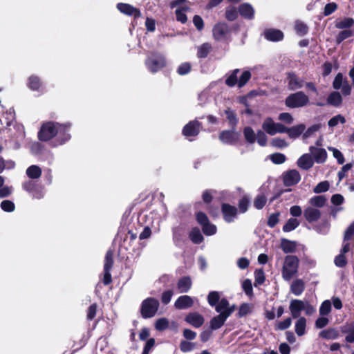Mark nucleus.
<instances>
[{
	"label": "nucleus",
	"mask_w": 354,
	"mask_h": 354,
	"mask_svg": "<svg viewBox=\"0 0 354 354\" xmlns=\"http://www.w3.org/2000/svg\"><path fill=\"white\" fill-rule=\"evenodd\" d=\"M292 324L291 317H288L283 321L278 322L274 326L276 330H283L288 328Z\"/></svg>",
	"instance_id": "6e6d98bb"
},
{
	"label": "nucleus",
	"mask_w": 354,
	"mask_h": 354,
	"mask_svg": "<svg viewBox=\"0 0 354 354\" xmlns=\"http://www.w3.org/2000/svg\"><path fill=\"white\" fill-rule=\"evenodd\" d=\"M339 122H340L341 124H344L346 122L345 118L340 114H338L333 117L331 119H330L329 121L328 122V125L330 127H334L337 126Z\"/></svg>",
	"instance_id": "680f3d73"
},
{
	"label": "nucleus",
	"mask_w": 354,
	"mask_h": 354,
	"mask_svg": "<svg viewBox=\"0 0 354 354\" xmlns=\"http://www.w3.org/2000/svg\"><path fill=\"white\" fill-rule=\"evenodd\" d=\"M306 126L304 124H300L296 126H293L290 128H288V135L290 138H297L299 137L305 131Z\"/></svg>",
	"instance_id": "7c9ffc66"
},
{
	"label": "nucleus",
	"mask_w": 354,
	"mask_h": 354,
	"mask_svg": "<svg viewBox=\"0 0 354 354\" xmlns=\"http://www.w3.org/2000/svg\"><path fill=\"white\" fill-rule=\"evenodd\" d=\"M252 313L251 304L243 303L239 309L238 317H243Z\"/></svg>",
	"instance_id": "5fc2aeb1"
},
{
	"label": "nucleus",
	"mask_w": 354,
	"mask_h": 354,
	"mask_svg": "<svg viewBox=\"0 0 354 354\" xmlns=\"http://www.w3.org/2000/svg\"><path fill=\"white\" fill-rule=\"evenodd\" d=\"M214 189H205L202 194V199L205 204L209 205L213 201V194H216Z\"/></svg>",
	"instance_id": "3c124183"
},
{
	"label": "nucleus",
	"mask_w": 354,
	"mask_h": 354,
	"mask_svg": "<svg viewBox=\"0 0 354 354\" xmlns=\"http://www.w3.org/2000/svg\"><path fill=\"white\" fill-rule=\"evenodd\" d=\"M275 127L276 123L270 117L266 118L262 124L263 129L270 136L275 135Z\"/></svg>",
	"instance_id": "473e14b6"
},
{
	"label": "nucleus",
	"mask_w": 354,
	"mask_h": 354,
	"mask_svg": "<svg viewBox=\"0 0 354 354\" xmlns=\"http://www.w3.org/2000/svg\"><path fill=\"white\" fill-rule=\"evenodd\" d=\"M220 301V295L216 291H211L207 295V301L211 306H215Z\"/></svg>",
	"instance_id": "de8ad7c7"
},
{
	"label": "nucleus",
	"mask_w": 354,
	"mask_h": 354,
	"mask_svg": "<svg viewBox=\"0 0 354 354\" xmlns=\"http://www.w3.org/2000/svg\"><path fill=\"white\" fill-rule=\"evenodd\" d=\"M218 138L223 143L232 145L239 141V134L234 131V129H232V130L222 131L219 133Z\"/></svg>",
	"instance_id": "f8f14e48"
},
{
	"label": "nucleus",
	"mask_w": 354,
	"mask_h": 354,
	"mask_svg": "<svg viewBox=\"0 0 354 354\" xmlns=\"http://www.w3.org/2000/svg\"><path fill=\"white\" fill-rule=\"evenodd\" d=\"M250 198L248 196H243L238 202V212L245 213L250 207Z\"/></svg>",
	"instance_id": "a19ab883"
},
{
	"label": "nucleus",
	"mask_w": 354,
	"mask_h": 354,
	"mask_svg": "<svg viewBox=\"0 0 354 354\" xmlns=\"http://www.w3.org/2000/svg\"><path fill=\"white\" fill-rule=\"evenodd\" d=\"M353 165H354V161L347 163L342 167L341 170H339L337 173L339 181L342 180V179L346 177V173L348 170H350L353 167Z\"/></svg>",
	"instance_id": "e2e57ef3"
},
{
	"label": "nucleus",
	"mask_w": 354,
	"mask_h": 354,
	"mask_svg": "<svg viewBox=\"0 0 354 354\" xmlns=\"http://www.w3.org/2000/svg\"><path fill=\"white\" fill-rule=\"evenodd\" d=\"M201 123L196 120L189 121L186 124L182 131V133L186 138L196 137L200 133Z\"/></svg>",
	"instance_id": "9d476101"
},
{
	"label": "nucleus",
	"mask_w": 354,
	"mask_h": 354,
	"mask_svg": "<svg viewBox=\"0 0 354 354\" xmlns=\"http://www.w3.org/2000/svg\"><path fill=\"white\" fill-rule=\"evenodd\" d=\"M239 14L238 8L236 9L234 6H230L225 9V17L227 21H233L238 18Z\"/></svg>",
	"instance_id": "ea45409f"
},
{
	"label": "nucleus",
	"mask_w": 354,
	"mask_h": 354,
	"mask_svg": "<svg viewBox=\"0 0 354 354\" xmlns=\"http://www.w3.org/2000/svg\"><path fill=\"white\" fill-rule=\"evenodd\" d=\"M227 319V318L225 316V315L221 312V313H219L218 315L212 318L210 320L209 328L213 330L219 329L224 325Z\"/></svg>",
	"instance_id": "b1692460"
},
{
	"label": "nucleus",
	"mask_w": 354,
	"mask_h": 354,
	"mask_svg": "<svg viewBox=\"0 0 354 354\" xmlns=\"http://www.w3.org/2000/svg\"><path fill=\"white\" fill-rule=\"evenodd\" d=\"M193 305L194 301L189 295L180 296L174 303L175 308L179 310L191 308Z\"/></svg>",
	"instance_id": "412c9836"
},
{
	"label": "nucleus",
	"mask_w": 354,
	"mask_h": 354,
	"mask_svg": "<svg viewBox=\"0 0 354 354\" xmlns=\"http://www.w3.org/2000/svg\"><path fill=\"white\" fill-rule=\"evenodd\" d=\"M354 236V221L348 227L344 232V242L348 241L352 239Z\"/></svg>",
	"instance_id": "774afa93"
},
{
	"label": "nucleus",
	"mask_w": 354,
	"mask_h": 354,
	"mask_svg": "<svg viewBox=\"0 0 354 354\" xmlns=\"http://www.w3.org/2000/svg\"><path fill=\"white\" fill-rule=\"evenodd\" d=\"M299 225V222L297 218H290L287 221L282 229L284 232H289L296 229Z\"/></svg>",
	"instance_id": "79ce46f5"
},
{
	"label": "nucleus",
	"mask_w": 354,
	"mask_h": 354,
	"mask_svg": "<svg viewBox=\"0 0 354 354\" xmlns=\"http://www.w3.org/2000/svg\"><path fill=\"white\" fill-rule=\"evenodd\" d=\"M243 134H244L245 140L248 143L252 144V143L255 142L256 135H255V133L252 127H245L243 129Z\"/></svg>",
	"instance_id": "c03bdc74"
},
{
	"label": "nucleus",
	"mask_w": 354,
	"mask_h": 354,
	"mask_svg": "<svg viewBox=\"0 0 354 354\" xmlns=\"http://www.w3.org/2000/svg\"><path fill=\"white\" fill-rule=\"evenodd\" d=\"M116 8L121 13L127 16L133 17L134 19H138L141 17L140 10L129 3H118Z\"/></svg>",
	"instance_id": "ddd939ff"
},
{
	"label": "nucleus",
	"mask_w": 354,
	"mask_h": 354,
	"mask_svg": "<svg viewBox=\"0 0 354 354\" xmlns=\"http://www.w3.org/2000/svg\"><path fill=\"white\" fill-rule=\"evenodd\" d=\"M185 321L194 328H198L203 326L205 322V319L203 316L198 313L194 312L187 314L185 318Z\"/></svg>",
	"instance_id": "a211bd4d"
},
{
	"label": "nucleus",
	"mask_w": 354,
	"mask_h": 354,
	"mask_svg": "<svg viewBox=\"0 0 354 354\" xmlns=\"http://www.w3.org/2000/svg\"><path fill=\"white\" fill-rule=\"evenodd\" d=\"M319 336L326 339H336L339 337V331L335 328H328L322 330Z\"/></svg>",
	"instance_id": "c756f323"
},
{
	"label": "nucleus",
	"mask_w": 354,
	"mask_h": 354,
	"mask_svg": "<svg viewBox=\"0 0 354 354\" xmlns=\"http://www.w3.org/2000/svg\"><path fill=\"white\" fill-rule=\"evenodd\" d=\"M304 308V302L299 299H292L290 301L289 309L294 319L300 317L301 312Z\"/></svg>",
	"instance_id": "aec40b11"
},
{
	"label": "nucleus",
	"mask_w": 354,
	"mask_h": 354,
	"mask_svg": "<svg viewBox=\"0 0 354 354\" xmlns=\"http://www.w3.org/2000/svg\"><path fill=\"white\" fill-rule=\"evenodd\" d=\"M309 104V97L304 91L290 93L285 99V105L289 109L301 108Z\"/></svg>",
	"instance_id": "20e7f679"
},
{
	"label": "nucleus",
	"mask_w": 354,
	"mask_h": 354,
	"mask_svg": "<svg viewBox=\"0 0 354 354\" xmlns=\"http://www.w3.org/2000/svg\"><path fill=\"white\" fill-rule=\"evenodd\" d=\"M286 82L290 91H295L304 86V81L300 78L294 71L287 72Z\"/></svg>",
	"instance_id": "1a4fd4ad"
},
{
	"label": "nucleus",
	"mask_w": 354,
	"mask_h": 354,
	"mask_svg": "<svg viewBox=\"0 0 354 354\" xmlns=\"http://www.w3.org/2000/svg\"><path fill=\"white\" fill-rule=\"evenodd\" d=\"M326 198L323 195H318L312 197L310 200L311 205L316 207H322L326 203Z\"/></svg>",
	"instance_id": "37998d69"
},
{
	"label": "nucleus",
	"mask_w": 354,
	"mask_h": 354,
	"mask_svg": "<svg viewBox=\"0 0 354 354\" xmlns=\"http://www.w3.org/2000/svg\"><path fill=\"white\" fill-rule=\"evenodd\" d=\"M299 259L295 255H287L282 267V277L285 281H290L297 272Z\"/></svg>",
	"instance_id": "7ed1b4c3"
},
{
	"label": "nucleus",
	"mask_w": 354,
	"mask_h": 354,
	"mask_svg": "<svg viewBox=\"0 0 354 354\" xmlns=\"http://www.w3.org/2000/svg\"><path fill=\"white\" fill-rule=\"evenodd\" d=\"M327 103L335 107L339 106L342 103V95L337 91L332 92L328 96Z\"/></svg>",
	"instance_id": "72a5a7b5"
},
{
	"label": "nucleus",
	"mask_w": 354,
	"mask_h": 354,
	"mask_svg": "<svg viewBox=\"0 0 354 354\" xmlns=\"http://www.w3.org/2000/svg\"><path fill=\"white\" fill-rule=\"evenodd\" d=\"M353 31L351 30H344L340 31L335 37V42L337 45L340 44L344 40L352 37Z\"/></svg>",
	"instance_id": "a18cd8bd"
},
{
	"label": "nucleus",
	"mask_w": 354,
	"mask_h": 354,
	"mask_svg": "<svg viewBox=\"0 0 354 354\" xmlns=\"http://www.w3.org/2000/svg\"><path fill=\"white\" fill-rule=\"evenodd\" d=\"M230 31L229 25L226 22H218L213 27V37L215 40L221 41L226 37Z\"/></svg>",
	"instance_id": "9b49d317"
},
{
	"label": "nucleus",
	"mask_w": 354,
	"mask_h": 354,
	"mask_svg": "<svg viewBox=\"0 0 354 354\" xmlns=\"http://www.w3.org/2000/svg\"><path fill=\"white\" fill-rule=\"evenodd\" d=\"M22 188L33 198L41 199L44 196V186L37 180H26L22 183Z\"/></svg>",
	"instance_id": "0eeeda50"
},
{
	"label": "nucleus",
	"mask_w": 354,
	"mask_h": 354,
	"mask_svg": "<svg viewBox=\"0 0 354 354\" xmlns=\"http://www.w3.org/2000/svg\"><path fill=\"white\" fill-rule=\"evenodd\" d=\"M239 15L247 20H252L254 18V9L249 3H243L238 7Z\"/></svg>",
	"instance_id": "f3484780"
},
{
	"label": "nucleus",
	"mask_w": 354,
	"mask_h": 354,
	"mask_svg": "<svg viewBox=\"0 0 354 354\" xmlns=\"http://www.w3.org/2000/svg\"><path fill=\"white\" fill-rule=\"evenodd\" d=\"M196 346V344L194 342H190L186 340H183L180 343V349L183 353L190 352L194 349Z\"/></svg>",
	"instance_id": "13d9d810"
},
{
	"label": "nucleus",
	"mask_w": 354,
	"mask_h": 354,
	"mask_svg": "<svg viewBox=\"0 0 354 354\" xmlns=\"http://www.w3.org/2000/svg\"><path fill=\"white\" fill-rule=\"evenodd\" d=\"M263 35L268 41L278 42L282 41L284 38L283 32L276 28H268L263 31Z\"/></svg>",
	"instance_id": "2eb2a0df"
},
{
	"label": "nucleus",
	"mask_w": 354,
	"mask_h": 354,
	"mask_svg": "<svg viewBox=\"0 0 354 354\" xmlns=\"http://www.w3.org/2000/svg\"><path fill=\"white\" fill-rule=\"evenodd\" d=\"M267 198L264 194H258L253 202L254 207L257 209H261L266 205Z\"/></svg>",
	"instance_id": "49530a36"
},
{
	"label": "nucleus",
	"mask_w": 354,
	"mask_h": 354,
	"mask_svg": "<svg viewBox=\"0 0 354 354\" xmlns=\"http://www.w3.org/2000/svg\"><path fill=\"white\" fill-rule=\"evenodd\" d=\"M145 64L151 73H156L167 66V59L162 53L153 51L147 55Z\"/></svg>",
	"instance_id": "f03ea898"
},
{
	"label": "nucleus",
	"mask_w": 354,
	"mask_h": 354,
	"mask_svg": "<svg viewBox=\"0 0 354 354\" xmlns=\"http://www.w3.org/2000/svg\"><path fill=\"white\" fill-rule=\"evenodd\" d=\"M309 151L310 152V155L313 156V160L317 163L322 164L326 161L327 158V152L325 149L310 146Z\"/></svg>",
	"instance_id": "dca6fc26"
},
{
	"label": "nucleus",
	"mask_w": 354,
	"mask_h": 354,
	"mask_svg": "<svg viewBox=\"0 0 354 354\" xmlns=\"http://www.w3.org/2000/svg\"><path fill=\"white\" fill-rule=\"evenodd\" d=\"M340 331L343 334H346L345 341L347 343L354 342V323L342 326L340 327Z\"/></svg>",
	"instance_id": "a878e982"
},
{
	"label": "nucleus",
	"mask_w": 354,
	"mask_h": 354,
	"mask_svg": "<svg viewBox=\"0 0 354 354\" xmlns=\"http://www.w3.org/2000/svg\"><path fill=\"white\" fill-rule=\"evenodd\" d=\"M113 265V253L108 250L105 255L104 270H111Z\"/></svg>",
	"instance_id": "09e8293b"
},
{
	"label": "nucleus",
	"mask_w": 354,
	"mask_h": 354,
	"mask_svg": "<svg viewBox=\"0 0 354 354\" xmlns=\"http://www.w3.org/2000/svg\"><path fill=\"white\" fill-rule=\"evenodd\" d=\"M221 211L224 221L228 223L234 222L238 214L237 207L229 203H222Z\"/></svg>",
	"instance_id": "6e6552de"
},
{
	"label": "nucleus",
	"mask_w": 354,
	"mask_h": 354,
	"mask_svg": "<svg viewBox=\"0 0 354 354\" xmlns=\"http://www.w3.org/2000/svg\"><path fill=\"white\" fill-rule=\"evenodd\" d=\"M301 180V175L296 169L286 171L283 176V183L286 187H291L297 185Z\"/></svg>",
	"instance_id": "4468645a"
},
{
	"label": "nucleus",
	"mask_w": 354,
	"mask_h": 354,
	"mask_svg": "<svg viewBox=\"0 0 354 354\" xmlns=\"http://www.w3.org/2000/svg\"><path fill=\"white\" fill-rule=\"evenodd\" d=\"M194 216L196 221L201 227L202 232L205 235L212 236L216 233V226L209 221L205 212L198 211L195 213Z\"/></svg>",
	"instance_id": "423d86ee"
},
{
	"label": "nucleus",
	"mask_w": 354,
	"mask_h": 354,
	"mask_svg": "<svg viewBox=\"0 0 354 354\" xmlns=\"http://www.w3.org/2000/svg\"><path fill=\"white\" fill-rule=\"evenodd\" d=\"M331 311V302L330 300L324 301L319 308V314L322 316L328 315Z\"/></svg>",
	"instance_id": "864d4df0"
},
{
	"label": "nucleus",
	"mask_w": 354,
	"mask_h": 354,
	"mask_svg": "<svg viewBox=\"0 0 354 354\" xmlns=\"http://www.w3.org/2000/svg\"><path fill=\"white\" fill-rule=\"evenodd\" d=\"M281 248L286 254L293 253L297 249V243L286 239H282L281 241Z\"/></svg>",
	"instance_id": "c85d7f7f"
},
{
	"label": "nucleus",
	"mask_w": 354,
	"mask_h": 354,
	"mask_svg": "<svg viewBox=\"0 0 354 354\" xmlns=\"http://www.w3.org/2000/svg\"><path fill=\"white\" fill-rule=\"evenodd\" d=\"M255 286L262 285L266 280V277L263 269L256 270L254 272Z\"/></svg>",
	"instance_id": "0e129e2a"
},
{
	"label": "nucleus",
	"mask_w": 354,
	"mask_h": 354,
	"mask_svg": "<svg viewBox=\"0 0 354 354\" xmlns=\"http://www.w3.org/2000/svg\"><path fill=\"white\" fill-rule=\"evenodd\" d=\"M252 74L250 71H244L239 78V88L243 87L251 79Z\"/></svg>",
	"instance_id": "8fccbe9b"
},
{
	"label": "nucleus",
	"mask_w": 354,
	"mask_h": 354,
	"mask_svg": "<svg viewBox=\"0 0 354 354\" xmlns=\"http://www.w3.org/2000/svg\"><path fill=\"white\" fill-rule=\"evenodd\" d=\"M330 184L328 181L325 180L319 183L313 189V192L316 194L326 192L329 189Z\"/></svg>",
	"instance_id": "052dcab7"
},
{
	"label": "nucleus",
	"mask_w": 354,
	"mask_h": 354,
	"mask_svg": "<svg viewBox=\"0 0 354 354\" xmlns=\"http://www.w3.org/2000/svg\"><path fill=\"white\" fill-rule=\"evenodd\" d=\"M304 290L305 283L301 279H297L294 280L290 286L291 292L296 296L301 295Z\"/></svg>",
	"instance_id": "cd10ccee"
},
{
	"label": "nucleus",
	"mask_w": 354,
	"mask_h": 354,
	"mask_svg": "<svg viewBox=\"0 0 354 354\" xmlns=\"http://www.w3.org/2000/svg\"><path fill=\"white\" fill-rule=\"evenodd\" d=\"M354 24V20L352 18L348 17L337 22L335 25L336 28L339 29L349 28Z\"/></svg>",
	"instance_id": "bf43d9fd"
},
{
	"label": "nucleus",
	"mask_w": 354,
	"mask_h": 354,
	"mask_svg": "<svg viewBox=\"0 0 354 354\" xmlns=\"http://www.w3.org/2000/svg\"><path fill=\"white\" fill-rule=\"evenodd\" d=\"M294 29L296 34L301 37L307 35L309 31L307 24L299 19L295 21Z\"/></svg>",
	"instance_id": "f704fd0d"
},
{
	"label": "nucleus",
	"mask_w": 354,
	"mask_h": 354,
	"mask_svg": "<svg viewBox=\"0 0 354 354\" xmlns=\"http://www.w3.org/2000/svg\"><path fill=\"white\" fill-rule=\"evenodd\" d=\"M240 72V69L236 68L233 70L230 75L225 79V83L229 87H234L237 85L239 87V79L237 77L238 73Z\"/></svg>",
	"instance_id": "c9c22d12"
},
{
	"label": "nucleus",
	"mask_w": 354,
	"mask_h": 354,
	"mask_svg": "<svg viewBox=\"0 0 354 354\" xmlns=\"http://www.w3.org/2000/svg\"><path fill=\"white\" fill-rule=\"evenodd\" d=\"M189 238L194 244H201L204 241V237L198 227L192 228L189 233Z\"/></svg>",
	"instance_id": "bb28decb"
},
{
	"label": "nucleus",
	"mask_w": 354,
	"mask_h": 354,
	"mask_svg": "<svg viewBox=\"0 0 354 354\" xmlns=\"http://www.w3.org/2000/svg\"><path fill=\"white\" fill-rule=\"evenodd\" d=\"M71 126L70 123L61 124L53 121L43 122L37 133L38 139L41 142L55 139L53 147L64 145L71 138L69 133Z\"/></svg>",
	"instance_id": "f257e3e1"
},
{
	"label": "nucleus",
	"mask_w": 354,
	"mask_h": 354,
	"mask_svg": "<svg viewBox=\"0 0 354 354\" xmlns=\"http://www.w3.org/2000/svg\"><path fill=\"white\" fill-rule=\"evenodd\" d=\"M306 327V319L304 317H298L295 323V333L298 336H302L305 334Z\"/></svg>",
	"instance_id": "e433bc0d"
},
{
	"label": "nucleus",
	"mask_w": 354,
	"mask_h": 354,
	"mask_svg": "<svg viewBox=\"0 0 354 354\" xmlns=\"http://www.w3.org/2000/svg\"><path fill=\"white\" fill-rule=\"evenodd\" d=\"M188 9L187 7L176 9L175 11L176 20L182 24H185L187 21V17L185 11Z\"/></svg>",
	"instance_id": "603ef678"
},
{
	"label": "nucleus",
	"mask_w": 354,
	"mask_h": 354,
	"mask_svg": "<svg viewBox=\"0 0 354 354\" xmlns=\"http://www.w3.org/2000/svg\"><path fill=\"white\" fill-rule=\"evenodd\" d=\"M192 285L191 278L189 276H185L178 279L177 288L180 292H187Z\"/></svg>",
	"instance_id": "393cba45"
},
{
	"label": "nucleus",
	"mask_w": 354,
	"mask_h": 354,
	"mask_svg": "<svg viewBox=\"0 0 354 354\" xmlns=\"http://www.w3.org/2000/svg\"><path fill=\"white\" fill-rule=\"evenodd\" d=\"M212 50V46L209 43H204L198 47L197 57L200 59L206 58Z\"/></svg>",
	"instance_id": "4c0bfd02"
},
{
	"label": "nucleus",
	"mask_w": 354,
	"mask_h": 354,
	"mask_svg": "<svg viewBox=\"0 0 354 354\" xmlns=\"http://www.w3.org/2000/svg\"><path fill=\"white\" fill-rule=\"evenodd\" d=\"M314 164V160L309 153L303 154L297 160V165L304 170L310 169Z\"/></svg>",
	"instance_id": "5701e85b"
},
{
	"label": "nucleus",
	"mask_w": 354,
	"mask_h": 354,
	"mask_svg": "<svg viewBox=\"0 0 354 354\" xmlns=\"http://www.w3.org/2000/svg\"><path fill=\"white\" fill-rule=\"evenodd\" d=\"M27 86L31 91L38 92L43 91V82L37 75H32L28 77Z\"/></svg>",
	"instance_id": "4be33fe9"
},
{
	"label": "nucleus",
	"mask_w": 354,
	"mask_h": 354,
	"mask_svg": "<svg viewBox=\"0 0 354 354\" xmlns=\"http://www.w3.org/2000/svg\"><path fill=\"white\" fill-rule=\"evenodd\" d=\"M26 173L30 180H35L41 177L42 171L39 166L32 165L27 168Z\"/></svg>",
	"instance_id": "2f4dec72"
},
{
	"label": "nucleus",
	"mask_w": 354,
	"mask_h": 354,
	"mask_svg": "<svg viewBox=\"0 0 354 354\" xmlns=\"http://www.w3.org/2000/svg\"><path fill=\"white\" fill-rule=\"evenodd\" d=\"M334 263L338 268H344L347 265V259L345 254L340 253L335 257Z\"/></svg>",
	"instance_id": "338daca9"
},
{
	"label": "nucleus",
	"mask_w": 354,
	"mask_h": 354,
	"mask_svg": "<svg viewBox=\"0 0 354 354\" xmlns=\"http://www.w3.org/2000/svg\"><path fill=\"white\" fill-rule=\"evenodd\" d=\"M225 113L226 115V118L229 122L230 125L232 127V129H235L236 126L239 122V119L237 118L236 114L234 111H232L230 108H227L225 110Z\"/></svg>",
	"instance_id": "58836bf2"
},
{
	"label": "nucleus",
	"mask_w": 354,
	"mask_h": 354,
	"mask_svg": "<svg viewBox=\"0 0 354 354\" xmlns=\"http://www.w3.org/2000/svg\"><path fill=\"white\" fill-rule=\"evenodd\" d=\"M192 70V65L189 62L182 63L177 68V73L180 75H185L190 73Z\"/></svg>",
	"instance_id": "69168bd1"
},
{
	"label": "nucleus",
	"mask_w": 354,
	"mask_h": 354,
	"mask_svg": "<svg viewBox=\"0 0 354 354\" xmlns=\"http://www.w3.org/2000/svg\"><path fill=\"white\" fill-rule=\"evenodd\" d=\"M321 211L317 208L308 207L304 209V217L309 223L317 221L321 217Z\"/></svg>",
	"instance_id": "6ab92c4d"
},
{
	"label": "nucleus",
	"mask_w": 354,
	"mask_h": 354,
	"mask_svg": "<svg viewBox=\"0 0 354 354\" xmlns=\"http://www.w3.org/2000/svg\"><path fill=\"white\" fill-rule=\"evenodd\" d=\"M160 303L154 297H147L140 305V312L143 319H149L154 317L159 308Z\"/></svg>",
	"instance_id": "39448f33"
},
{
	"label": "nucleus",
	"mask_w": 354,
	"mask_h": 354,
	"mask_svg": "<svg viewBox=\"0 0 354 354\" xmlns=\"http://www.w3.org/2000/svg\"><path fill=\"white\" fill-rule=\"evenodd\" d=\"M169 327V321L167 318L162 317L156 320L155 328L158 331H163Z\"/></svg>",
	"instance_id": "4d7b16f0"
}]
</instances>
